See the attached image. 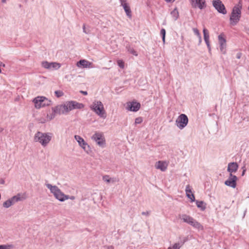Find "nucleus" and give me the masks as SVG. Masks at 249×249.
I'll use <instances>...</instances> for the list:
<instances>
[{"mask_svg": "<svg viewBox=\"0 0 249 249\" xmlns=\"http://www.w3.org/2000/svg\"><path fill=\"white\" fill-rule=\"evenodd\" d=\"M84 107V105L76 101H67L62 105L52 107V110L58 113V114H66L74 109H82Z\"/></svg>", "mask_w": 249, "mask_h": 249, "instance_id": "nucleus-1", "label": "nucleus"}, {"mask_svg": "<svg viewBox=\"0 0 249 249\" xmlns=\"http://www.w3.org/2000/svg\"><path fill=\"white\" fill-rule=\"evenodd\" d=\"M53 134L50 132H36L34 137L35 142L40 143L43 147L47 146L51 142Z\"/></svg>", "mask_w": 249, "mask_h": 249, "instance_id": "nucleus-2", "label": "nucleus"}, {"mask_svg": "<svg viewBox=\"0 0 249 249\" xmlns=\"http://www.w3.org/2000/svg\"><path fill=\"white\" fill-rule=\"evenodd\" d=\"M89 107L90 109L100 117L106 118V111L104 105L101 101L94 100Z\"/></svg>", "mask_w": 249, "mask_h": 249, "instance_id": "nucleus-3", "label": "nucleus"}, {"mask_svg": "<svg viewBox=\"0 0 249 249\" xmlns=\"http://www.w3.org/2000/svg\"><path fill=\"white\" fill-rule=\"evenodd\" d=\"M46 187L50 190L54 197L60 202H64L65 201V197L68 198L66 195H65L61 190L55 185H52L51 184H46Z\"/></svg>", "mask_w": 249, "mask_h": 249, "instance_id": "nucleus-4", "label": "nucleus"}, {"mask_svg": "<svg viewBox=\"0 0 249 249\" xmlns=\"http://www.w3.org/2000/svg\"><path fill=\"white\" fill-rule=\"evenodd\" d=\"M242 5L239 3L232 9L231 16L230 17V23L232 25H235L239 21L241 14Z\"/></svg>", "mask_w": 249, "mask_h": 249, "instance_id": "nucleus-5", "label": "nucleus"}, {"mask_svg": "<svg viewBox=\"0 0 249 249\" xmlns=\"http://www.w3.org/2000/svg\"><path fill=\"white\" fill-rule=\"evenodd\" d=\"M36 109H40L51 104V101L44 96H37L32 101Z\"/></svg>", "mask_w": 249, "mask_h": 249, "instance_id": "nucleus-6", "label": "nucleus"}, {"mask_svg": "<svg viewBox=\"0 0 249 249\" xmlns=\"http://www.w3.org/2000/svg\"><path fill=\"white\" fill-rule=\"evenodd\" d=\"M188 123V118L184 114L179 115L176 120V125L180 129H183Z\"/></svg>", "mask_w": 249, "mask_h": 249, "instance_id": "nucleus-7", "label": "nucleus"}, {"mask_svg": "<svg viewBox=\"0 0 249 249\" xmlns=\"http://www.w3.org/2000/svg\"><path fill=\"white\" fill-rule=\"evenodd\" d=\"M91 139L96 142L100 147H104L106 144V141L104 135L100 132H96L91 137Z\"/></svg>", "mask_w": 249, "mask_h": 249, "instance_id": "nucleus-8", "label": "nucleus"}, {"mask_svg": "<svg viewBox=\"0 0 249 249\" xmlns=\"http://www.w3.org/2000/svg\"><path fill=\"white\" fill-rule=\"evenodd\" d=\"M43 68L49 70H57L61 67V64L57 62H49L44 61L41 62Z\"/></svg>", "mask_w": 249, "mask_h": 249, "instance_id": "nucleus-9", "label": "nucleus"}, {"mask_svg": "<svg viewBox=\"0 0 249 249\" xmlns=\"http://www.w3.org/2000/svg\"><path fill=\"white\" fill-rule=\"evenodd\" d=\"M213 5L219 13L225 15L227 13L224 5L220 0H213Z\"/></svg>", "mask_w": 249, "mask_h": 249, "instance_id": "nucleus-10", "label": "nucleus"}, {"mask_svg": "<svg viewBox=\"0 0 249 249\" xmlns=\"http://www.w3.org/2000/svg\"><path fill=\"white\" fill-rule=\"evenodd\" d=\"M218 42L220 45V51L223 53H226V40L223 34H221L218 36Z\"/></svg>", "mask_w": 249, "mask_h": 249, "instance_id": "nucleus-11", "label": "nucleus"}, {"mask_svg": "<svg viewBox=\"0 0 249 249\" xmlns=\"http://www.w3.org/2000/svg\"><path fill=\"white\" fill-rule=\"evenodd\" d=\"M191 5L194 8L203 9L206 7L205 0H190Z\"/></svg>", "mask_w": 249, "mask_h": 249, "instance_id": "nucleus-12", "label": "nucleus"}, {"mask_svg": "<svg viewBox=\"0 0 249 249\" xmlns=\"http://www.w3.org/2000/svg\"><path fill=\"white\" fill-rule=\"evenodd\" d=\"M27 197L26 193H18L17 195L13 196L10 199L13 205L18 201H22L25 200Z\"/></svg>", "mask_w": 249, "mask_h": 249, "instance_id": "nucleus-13", "label": "nucleus"}, {"mask_svg": "<svg viewBox=\"0 0 249 249\" xmlns=\"http://www.w3.org/2000/svg\"><path fill=\"white\" fill-rule=\"evenodd\" d=\"M121 6H123L126 16L129 18H131L132 15H131V11L130 8V6L127 3V0H119Z\"/></svg>", "mask_w": 249, "mask_h": 249, "instance_id": "nucleus-14", "label": "nucleus"}, {"mask_svg": "<svg viewBox=\"0 0 249 249\" xmlns=\"http://www.w3.org/2000/svg\"><path fill=\"white\" fill-rule=\"evenodd\" d=\"M168 166V162L166 161L159 160L156 162L155 167L157 169H159L162 172L166 171Z\"/></svg>", "mask_w": 249, "mask_h": 249, "instance_id": "nucleus-15", "label": "nucleus"}, {"mask_svg": "<svg viewBox=\"0 0 249 249\" xmlns=\"http://www.w3.org/2000/svg\"><path fill=\"white\" fill-rule=\"evenodd\" d=\"M236 180L237 177L235 176L232 175V174H230L229 178L225 181V184L227 186L234 188L236 187Z\"/></svg>", "mask_w": 249, "mask_h": 249, "instance_id": "nucleus-16", "label": "nucleus"}, {"mask_svg": "<svg viewBox=\"0 0 249 249\" xmlns=\"http://www.w3.org/2000/svg\"><path fill=\"white\" fill-rule=\"evenodd\" d=\"M141 105L139 103L136 102H128L127 104V109L128 110L136 112L140 108Z\"/></svg>", "mask_w": 249, "mask_h": 249, "instance_id": "nucleus-17", "label": "nucleus"}, {"mask_svg": "<svg viewBox=\"0 0 249 249\" xmlns=\"http://www.w3.org/2000/svg\"><path fill=\"white\" fill-rule=\"evenodd\" d=\"M238 168V165L236 162H230L228 164L227 171L231 174L235 173Z\"/></svg>", "mask_w": 249, "mask_h": 249, "instance_id": "nucleus-18", "label": "nucleus"}, {"mask_svg": "<svg viewBox=\"0 0 249 249\" xmlns=\"http://www.w3.org/2000/svg\"><path fill=\"white\" fill-rule=\"evenodd\" d=\"M185 192L186 196L191 200V202L195 201V197L194 194L192 192L191 187L189 185L186 186Z\"/></svg>", "mask_w": 249, "mask_h": 249, "instance_id": "nucleus-19", "label": "nucleus"}, {"mask_svg": "<svg viewBox=\"0 0 249 249\" xmlns=\"http://www.w3.org/2000/svg\"><path fill=\"white\" fill-rule=\"evenodd\" d=\"M203 33L204 35V41L206 44V45L209 49V52L211 51V46L209 41V34L208 31L206 29L204 28L203 30Z\"/></svg>", "mask_w": 249, "mask_h": 249, "instance_id": "nucleus-20", "label": "nucleus"}, {"mask_svg": "<svg viewBox=\"0 0 249 249\" xmlns=\"http://www.w3.org/2000/svg\"><path fill=\"white\" fill-rule=\"evenodd\" d=\"M91 63L87 60H80L77 63V66L78 67H83L84 68H90Z\"/></svg>", "mask_w": 249, "mask_h": 249, "instance_id": "nucleus-21", "label": "nucleus"}, {"mask_svg": "<svg viewBox=\"0 0 249 249\" xmlns=\"http://www.w3.org/2000/svg\"><path fill=\"white\" fill-rule=\"evenodd\" d=\"M189 224L198 230H202L203 229V226L193 218H192V220H191Z\"/></svg>", "mask_w": 249, "mask_h": 249, "instance_id": "nucleus-22", "label": "nucleus"}, {"mask_svg": "<svg viewBox=\"0 0 249 249\" xmlns=\"http://www.w3.org/2000/svg\"><path fill=\"white\" fill-rule=\"evenodd\" d=\"M103 180L107 183H114L118 180L115 178H110L108 175H105L103 177Z\"/></svg>", "mask_w": 249, "mask_h": 249, "instance_id": "nucleus-23", "label": "nucleus"}, {"mask_svg": "<svg viewBox=\"0 0 249 249\" xmlns=\"http://www.w3.org/2000/svg\"><path fill=\"white\" fill-rule=\"evenodd\" d=\"M80 146L88 154L91 152V149L89 145L87 142H85L83 144L80 145Z\"/></svg>", "mask_w": 249, "mask_h": 249, "instance_id": "nucleus-24", "label": "nucleus"}, {"mask_svg": "<svg viewBox=\"0 0 249 249\" xmlns=\"http://www.w3.org/2000/svg\"><path fill=\"white\" fill-rule=\"evenodd\" d=\"M186 240H184L183 242H179L174 244L172 246L169 247L168 249H180L183 246V244L185 242Z\"/></svg>", "mask_w": 249, "mask_h": 249, "instance_id": "nucleus-25", "label": "nucleus"}, {"mask_svg": "<svg viewBox=\"0 0 249 249\" xmlns=\"http://www.w3.org/2000/svg\"><path fill=\"white\" fill-rule=\"evenodd\" d=\"M192 217L184 214L180 216V218L184 222L186 223L189 224L191 220H192Z\"/></svg>", "mask_w": 249, "mask_h": 249, "instance_id": "nucleus-26", "label": "nucleus"}, {"mask_svg": "<svg viewBox=\"0 0 249 249\" xmlns=\"http://www.w3.org/2000/svg\"><path fill=\"white\" fill-rule=\"evenodd\" d=\"M196 205L201 211H204L206 209V204L202 201H196Z\"/></svg>", "mask_w": 249, "mask_h": 249, "instance_id": "nucleus-27", "label": "nucleus"}, {"mask_svg": "<svg viewBox=\"0 0 249 249\" xmlns=\"http://www.w3.org/2000/svg\"><path fill=\"white\" fill-rule=\"evenodd\" d=\"M58 114V113L54 112L53 110V112L51 113H48L46 116L47 120L48 121H50L54 118L55 116V114Z\"/></svg>", "mask_w": 249, "mask_h": 249, "instance_id": "nucleus-28", "label": "nucleus"}, {"mask_svg": "<svg viewBox=\"0 0 249 249\" xmlns=\"http://www.w3.org/2000/svg\"><path fill=\"white\" fill-rule=\"evenodd\" d=\"M74 138L75 140L78 143V144L81 145V144H83L84 142H85V140L82 138L81 136L79 135H75Z\"/></svg>", "mask_w": 249, "mask_h": 249, "instance_id": "nucleus-29", "label": "nucleus"}, {"mask_svg": "<svg viewBox=\"0 0 249 249\" xmlns=\"http://www.w3.org/2000/svg\"><path fill=\"white\" fill-rule=\"evenodd\" d=\"M12 205H13V204H12L10 199L7 200L3 204V206L6 208H9Z\"/></svg>", "mask_w": 249, "mask_h": 249, "instance_id": "nucleus-30", "label": "nucleus"}, {"mask_svg": "<svg viewBox=\"0 0 249 249\" xmlns=\"http://www.w3.org/2000/svg\"><path fill=\"white\" fill-rule=\"evenodd\" d=\"M171 15L174 17L175 20H177L178 17V13L177 9H175L171 13Z\"/></svg>", "mask_w": 249, "mask_h": 249, "instance_id": "nucleus-31", "label": "nucleus"}, {"mask_svg": "<svg viewBox=\"0 0 249 249\" xmlns=\"http://www.w3.org/2000/svg\"><path fill=\"white\" fill-rule=\"evenodd\" d=\"M126 49L130 53L133 54L135 56H137L138 54L137 52L134 50L133 48H131L130 46H127Z\"/></svg>", "mask_w": 249, "mask_h": 249, "instance_id": "nucleus-32", "label": "nucleus"}, {"mask_svg": "<svg viewBox=\"0 0 249 249\" xmlns=\"http://www.w3.org/2000/svg\"><path fill=\"white\" fill-rule=\"evenodd\" d=\"M160 34L162 36V41H163V43H164L165 38V34H166L165 30L163 28L161 29L160 30Z\"/></svg>", "mask_w": 249, "mask_h": 249, "instance_id": "nucleus-33", "label": "nucleus"}, {"mask_svg": "<svg viewBox=\"0 0 249 249\" xmlns=\"http://www.w3.org/2000/svg\"><path fill=\"white\" fill-rule=\"evenodd\" d=\"M54 94L58 98L64 95L63 92L61 90H56L54 91Z\"/></svg>", "mask_w": 249, "mask_h": 249, "instance_id": "nucleus-34", "label": "nucleus"}, {"mask_svg": "<svg viewBox=\"0 0 249 249\" xmlns=\"http://www.w3.org/2000/svg\"><path fill=\"white\" fill-rule=\"evenodd\" d=\"M83 32L84 33H85L86 34H89L90 33V30L89 29V28H87L86 27V25L85 24H83Z\"/></svg>", "mask_w": 249, "mask_h": 249, "instance_id": "nucleus-35", "label": "nucleus"}, {"mask_svg": "<svg viewBox=\"0 0 249 249\" xmlns=\"http://www.w3.org/2000/svg\"><path fill=\"white\" fill-rule=\"evenodd\" d=\"M12 245H0V249H10L12 248Z\"/></svg>", "mask_w": 249, "mask_h": 249, "instance_id": "nucleus-36", "label": "nucleus"}, {"mask_svg": "<svg viewBox=\"0 0 249 249\" xmlns=\"http://www.w3.org/2000/svg\"><path fill=\"white\" fill-rule=\"evenodd\" d=\"M118 65L121 68L123 69L124 68V63L122 60H118L117 61Z\"/></svg>", "mask_w": 249, "mask_h": 249, "instance_id": "nucleus-37", "label": "nucleus"}, {"mask_svg": "<svg viewBox=\"0 0 249 249\" xmlns=\"http://www.w3.org/2000/svg\"><path fill=\"white\" fill-rule=\"evenodd\" d=\"M142 122V117H138L135 119V124H140Z\"/></svg>", "mask_w": 249, "mask_h": 249, "instance_id": "nucleus-38", "label": "nucleus"}, {"mask_svg": "<svg viewBox=\"0 0 249 249\" xmlns=\"http://www.w3.org/2000/svg\"><path fill=\"white\" fill-rule=\"evenodd\" d=\"M193 31L195 34L196 35L197 37H200V36H201V35L199 31L196 28H194Z\"/></svg>", "mask_w": 249, "mask_h": 249, "instance_id": "nucleus-39", "label": "nucleus"}, {"mask_svg": "<svg viewBox=\"0 0 249 249\" xmlns=\"http://www.w3.org/2000/svg\"><path fill=\"white\" fill-rule=\"evenodd\" d=\"M67 196L68 197V198H66L65 197V201L66 200H68L69 199H71V200H74L75 198V196H70L69 195H67Z\"/></svg>", "mask_w": 249, "mask_h": 249, "instance_id": "nucleus-40", "label": "nucleus"}, {"mask_svg": "<svg viewBox=\"0 0 249 249\" xmlns=\"http://www.w3.org/2000/svg\"><path fill=\"white\" fill-rule=\"evenodd\" d=\"M39 122H40V123H41L42 124H44V123H45L47 122H48V121L47 120L46 118H40L39 119Z\"/></svg>", "mask_w": 249, "mask_h": 249, "instance_id": "nucleus-41", "label": "nucleus"}, {"mask_svg": "<svg viewBox=\"0 0 249 249\" xmlns=\"http://www.w3.org/2000/svg\"><path fill=\"white\" fill-rule=\"evenodd\" d=\"M80 92L82 94H83L84 95H87L88 94V92L86 91L81 90L80 91Z\"/></svg>", "mask_w": 249, "mask_h": 249, "instance_id": "nucleus-42", "label": "nucleus"}, {"mask_svg": "<svg viewBox=\"0 0 249 249\" xmlns=\"http://www.w3.org/2000/svg\"><path fill=\"white\" fill-rule=\"evenodd\" d=\"M142 215H148L149 213L148 212H142Z\"/></svg>", "mask_w": 249, "mask_h": 249, "instance_id": "nucleus-43", "label": "nucleus"}, {"mask_svg": "<svg viewBox=\"0 0 249 249\" xmlns=\"http://www.w3.org/2000/svg\"><path fill=\"white\" fill-rule=\"evenodd\" d=\"M241 53H238L236 55V58L237 59H240L241 58Z\"/></svg>", "mask_w": 249, "mask_h": 249, "instance_id": "nucleus-44", "label": "nucleus"}, {"mask_svg": "<svg viewBox=\"0 0 249 249\" xmlns=\"http://www.w3.org/2000/svg\"><path fill=\"white\" fill-rule=\"evenodd\" d=\"M5 183V181L3 179H0V184H3Z\"/></svg>", "mask_w": 249, "mask_h": 249, "instance_id": "nucleus-45", "label": "nucleus"}, {"mask_svg": "<svg viewBox=\"0 0 249 249\" xmlns=\"http://www.w3.org/2000/svg\"><path fill=\"white\" fill-rule=\"evenodd\" d=\"M198 37L199 38V44H200L202 41L201 36H200V37Z\"/></svg>", "mask_w": 249, "mask_h": 249, "instance_id": "nucleus-46", "label": "nucleus"}, {"mask_svg": "<svg viewBox=\"0 0 249 249\" xmlns=\"http://www.w3.org/2000/svg\"><path fill=\"white\" fill-rule=\"evenodd\" d=\"M165 0L168 2H174L175 0Z\"/></svg>", "mask_w": 249, "mask_h": 249, "instance_id": "nucleus-47", "label": "nucleus"}, {"mask_svg": "<svg viewBox=\"0 0 249 249\" xmlns=\"http://www.w3.org/2000/svg\"><path fill=\"white\" fill-rule=\"evenodd\" d=\"M6 0H2L1 1L2 3H5V2H6Z\"/></svg>", "mask_w": 249, "mask_h": 249, "instance_id": "nucleus-48", "label": "nucleus"}, {"mask_svg": "<svg viewBox=\"0 0 249 249\" xmlns=\"http://www.w3.org/2000/svg\"><path fill=\"white\" fill-rule=\"evenodd\" d=\"M3 130L2 128L0 127V132H2Z\"/></svg>", "mask_w": 249, "mask_h": 249, "instance_id": "nucleus-49", "label": "nucleus"}, {"mask_svg": "<svg viewBox=\"0 0 249 249\" xmlns=\"http://www.w3.org/2000/svg\"><path fill=\"white\" fill-rule=\"evenodd\" d=\"M245 172V170H243V173H242V176H243L244 175Z\"/></svg>", "mask_w": 249, "mask_h": 249, "instance_id": "nucleus-50", "label": "nucleus"}, {"mask_svg": "<svg viewBox=\"0 0 249 249\" xmlns=\"http://www.w3.org/2000/svg\"><path fill=\"white\" fill-rule=\"evenodd\" d=\"M109 249H113V247H112V246H110V247H109Z\"/></svg>", "mask_w": 249, "mask_h": 249, "instance_id": "nucleus-51", "label": "nucleus"}, {"mask_svg": "<svg viewBox=\"0 0 249 249\" xmlns=\"http://www.w3.org/2000/svg\"><path fill=\"white\" fill-rule=\"evenodd\" d=\"M1 66L5 67V64L2 63V65Z\"/></svg>", "mask_w": 249, "mask_h": 249, "instance_id": "nucleus-52", "label": "nucleus"}, {"mask_svg": "<svg viewBox=\"0 0 249 249\" xmlns=\"http://www.w3.org/2000/svg\"><path fill=\"white\" fill-rule=\"evenodd\" d=\"M103 69H106V70L108 69V68H103Z\"/></svg>", "mask_w": 249, "mask_h": 249, "instance_id": "nucleus-53", "label": "nucleus"}]
</instances>
